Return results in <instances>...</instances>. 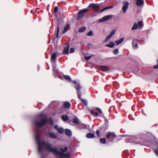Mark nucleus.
<instances>
[{
  "instance_id": "1",
  "label": "nucleus",
  "mask_w": 158,
  "mask_h": 158,
  "mask_svg": "<svg viewBox=\"0 0 158 158\" xmlns=\"http://www.w3.org/2000/svg\"><path fill=\"white\" fill-rule=\"evenodd\" d=\"M151 135L150 133H148V135L141 134L136 137L133 138L132 141H131V142L142 145H146L150 142Z\"/></svg>"
},
{
  "instance_id": "2",
  "label": "nucleus",
  "mask_w": 158,
  "mask_h": 158,
  "mask_svg": "<svg viewBox=\"0 0 158 158\" xmlns=\"http://www.w3.org/2000/svg\"><path fill=\"white\" fill-rule=\"evenodd\" d=\"M47 148V150L49 152H52L54 154L59 155L61 156L65 152L68 151V148L67 147H65L64 149L61 148L60 149V152H58V149L56 148H53L52 147V145H46Z\"/></svg>"
},
{
  "instance_id": "3",
  "label": "nucleus",
  "mask_w": 158,
  "mask_h": 158,
  "mask_svg": "<svg viewBox=\"0 0 158 158\" xmlns=\"http://www.w3.org/2000/svg\"><path fill=\"white\" fill-rule=\"evenodd\" d=\"M105 3H104L100 4L91 3L88 6V8L93 10H99L101 9V7H103L101 10H107V9L112 8L114 7V5H111L105 7Z\"/></svg>"
},
{
  "instance_id": "4",
  "label": "nucleus",
  "mask_w": 158,
  "mask_h": 158,
  "mask_svg": "<svg viewBox=\"0 0 158 158\" xmlns=\"http://www.w3.org/2000/svg\"><path fill=\"white\" fill-rule=\"evenodd\" d=\"M75 88L77 90V93L78 98L79 99L81 100L82 102L85 104V106H87V101L81 98V94L80 90V89H81V86L79 85H78L77 87L75 86Z\"/></svg>"
},
{
  "instance_id": "5",
  "label": "nucleus",
  "mask_w": 158,
  "mask_h": 158,
  "mask_svg": "<svg viewBox=\"0 0 158 158\" xmlns=\"http://www.w3.org/2000/svg\"><path fill=\"white\" fill-rule=\"evenodd\" d=\"M48 119L47 118H44L42 119L41 120L40 122L35 121L34 122V124L37 127H42L48 123Z\"/></svg>"
},
{
  "instance_id": "6",
  "label": "nucleus",
  "mask_w": 158,
  "mask_h": 158,
  "mask_svg": "<svg viewBox=\"0 0 158 158\" xmlns=\"http://www.w3.org/2000/svg\"><path fill=\"white\" fill-rule=\"evenodd\" d=\"M61 23L60 21H58L57 23L56 24V26L57 27L56 31L55 32L52 40H55L56 38H58L59 37V31Z\"/></svg>"
},
{
  "instance_id": "7",
  "label": "nucleus",
  "mask_w": 158,
  "mask_h": 158,
  "mask_svg": "<svg viewBox=\"0 0 158 158\" xmlns=\"http://www.w3.org/2000/svg\"><path fill=\"white\" fill-rule=\"evenodd\" d=\"M96 109L97 110H98L100 114V115L102 117L104 116V114L102 112L101 110L98 107H96L95 109L93 108L92 110H90L91 114H92L93 115H95L96 116H98V113L97 112H94V111H95V109Z\"/></svg>"
},
{
  "instance_id": "8",
  "label": "nucleus",
  "mask_w": 158,
  "mask_h": 158,
  "mask_svg": "<svg viewBox=\"0 0 158 158\" xmlns=\"http://www.w3.org/2000/svg\"><path fill=\"white\" fill-rule=\"evenodd\" d=\"M35 139L36 142V143L37 144H39L41 143L42 144H43L44 145V147L47 149V147L46 144L48 145H50L51 144L46 143L44 141L40 142V137L39 135H36L35 136Z\"/></svg>"
},
{
  "instance_id": "9",
  "label": "nucleus",
  "mask_w": 158,
  "mask_h": 158,
  "mask_svg": "<svg viewBox=\"0 0 158 158\" xmlns=\"http://www.w3.org/2000/svg\"><path fill=\"white\" fill-rule=\"evenodd\" d=\"M135 5L139 9H142L144 6V0H135Z\"/></svg>"
},
{
  "instance_id": "10",
  "label": "nucleus",
  "mask_w": 158,
  "mask_h": 158,
  "mask_svg": "<svg viewBox=\"0 0 158 158\" xmlns=\"http://www.w3.org/2000/svg\"><path fill=\"white\" fill-rule=\"evenodd\" d=\"M87 11L88 10H80L78 12V14L77 18V20H79L83 18Z\"/></svg>"
},
{
  "instance_id": "11",
  "label": "nucleus",
  "mask_w": 158,
  "mask_h": 158,
  "mask_svg": "<svg viewBox=\"0 0 158 158\" xmlns=\"http://www.w3.org/2000/svg\"><path fill=\"white\" fill-rule=\"evenodd\" d=\"M106 138L107 139H110V137L114 138L116 137V135L115 133L113 132H109L108 133L106 134Z\"/></svg>"
},
{
  "instance_id": "12",
  "label": "nucleus",
  "mask_w": 158,
  "mask_h": 158,
  "mask_svg": "<svg viewBox=\"0 0 158 158\" xmlns=\"http://www.w3.org/2000/svg\"><path fill=\"white\" fill-rule=\"evenodd\" d=\"M70 44L69 43L67 44L66 46L64 47L63 51V53L67 55L69 53V49Z\"/></svg>"
},
{
  "instance_id": "13",
  "label": "nucleus",
  "mask_w": 158,
  "mask_h": 158,
  "mask_svg": "<svg viewBox=\"0 0 158 158\" xmlns=\"http://www.w3.org/2000/svg\"><path fill=\"white\" fill-rule=\"evenodd\" d=\"M47 135L50 138L53 139H55L57 138V137L56 135L52 131L48 132Z\"/></svg>"
},
{
  "instance_id": "14",
  "label": "nucleus",
  "mask_w": 158,
  "mask_h": 158,
  "mask_svg": "<svg viewBox=\"0 0 158 158\" xmlns=\"http://www.w3.org/2000/svg\"><path fill=\"white\" fill-rule=\"evenodd\" d=\"M112 16L111 15H106L103 17L102 18L98 20V22L101 23L104 21H106L111 18Z\"/></svg>"
},
{
  "instance_id": "15",
  "label": "nucleus",
  "mask_w": 158,
  "mask_h": 158,
  "mask_svg": "<svg viewBox=\"0 0 158 158\" xmlns=\"http://www.w3.org/2000/svg\"><path fill=\"white\" fill-rule=\"evenodd\" d=\"M116 31L115 29H114L112 30L110 32V34L105 39V41H108L112 37V35L115 33Z\"/></svg>"
},
{
  "instance_id": "16",
  "label": "nucleus",
  "mask_w": 158,
  "mask_h": 158,
  "mask_svg": "<svg viewBox=\"0 0 158 158\" xmlns=\"http://www.w3.org/2000/svg\"><path fill=\"white\" fill-rule=\"evenodd\" d=\"M99 69L104 72L108 71L109 69V68L106 66H100L99 67Z\"/></svg>"
},
{
  "instance_id": "17",
  "label": "nucleus",
  "mask_w": 158,
  "mask_h": 158,
  "mask_svg": "<svg viewBox=\"0 0 158 158\" xmlns=\"http://www.w3.org/2000/svg\"><path fill=\"white\" fill-rule=\"evenodd\" d=\"M137 40L135 39H133L132 41V45L133 48L136 49L138 48V44L137 43Z\"/></svg>"
},
{
  "instance_id": "18",
  "label": "nucleus",
  "mask_w": 158,
  "mask_h": 158,
  "mask_svg": "<svg viewBox=\"0 0 158 158\" xmlns=\"http://www.w3.org/2000/svg\"><path fill=\"white\" fill-rule=\"evenodd\" d=\"M56 54L55 53H53L51 56V61L52 63H55L56 60Z\"/></svg>"
},
{
  "instance_id": "19",
  "label": "nucleus",
  "mask_w": 158,
  "mask_h": 158,
  "mask_svg": "<svg viewBox=\"0 0 158 158\" xmlns=\"http://www.w3.org/2000/svg\"><path fill=\"white\" fill-rule=\"evenodd\" d=\"M86 137L88 139H92L95 137V135L94 133H89L86 134Z\"/></svg>"
},
{
  "instance_id": "20",
  "label": "nucleus",
  "mask_w": 158,
  "mask_h": 158,
  "mask_svg": "<svg viewBox=\"0 0 158 158\" xmlns=\"http://www.w3.org/2000/svg\"><path fill=\"white\" fill-rule=\"evenodd\" d=\"M129 3L126 1L124 2V4L122 7V10H127L128 8Z\"/></svg>"
},
{
  "instance_id": "21",
  "label": "nucleus",
  "mask_w": 158,
  "mask_h": 158,
  "mask_svg": "<svg viewBox=\"0 0 158 158\" xmlns=\"http://www.w3.org/2000/svg\"><path fill=\"white\" fill-rule=\"evenodd\" d=\"M64 106L65 108H70L71 106V105L69 102H64Z\"/></svg>"
},
{
  "instance_id": "22",
  "label": "nucleus",
  "mask_w": 158,
  "mask_h": 158,
  "mask_svg": "<svg viewBox=\"0 0 158 158\" xmlns=\"http://www.w3.org/2000/svg\"><path fill=\"white\" fill-rule=\"evenodd\" d=\"M54 13L55 15V17L58 18L61 15L60 13V10H54Z\"/></svg>"
},
{
  "instance_id": "23",
  "label": "nucleus",
  "mask_w": 158,
  "mask_h": 158,
  "mask_svg": "<svg viewBox=\"0 0 158 158\" xmlns=\"http://www.w3.org/2000/svg\"><path fill=\"white\" fill-rule=\"evenodd\" d=\"M65 133L66 135L69 136H70L72 135V133L71 131L68 129H66L65 130Z\"/></svg>"
},
{
  "instance_id": "24",
  "label": "nucleus",
  "mask_w": 158,
  "mask_h": 158,
  "mask_svg": "<svg viewBox=\"0 0 158 158\" xmlns=\"http://www.w3.org/2000/svg\"><path fill=\"white\" fill-rule=\"evenodd\" d=\"M86 30V27L82 26L79 27L78 30V32H82L85 31Z\"/></svg>"
},
{
  "instance_id": "25",
  "label": "nucleus",
  "mask_w": 158,
  "mask_h": 158,
  "mask_svg": "<svg viewBox=\"0 0 158 158\" xmlns=\"http://www.w3.org/2000/svg\"><path fill=\"white\" fill-rule=\"evenodd\" d=\"M115 45L114 43L113 42H110L108 44L106 45V46L108 47L112 48Z\"/></svg>"
},
{
  "instance_id": "26",
  "label": "nucleus",
  "mask_w": 158,
  "mask_h": 158,
  "mask_svg": "<svg viewBox=\"0 0 158 158\" xmlns=\"http://www.w3.org/2000/svg\"><path fill=\"white\" fill-rule=\"evenodd\" d=\"M71 155L70 153L67 152L66 153H64V154L61 156L64 158H70Z\"/></svg>"
},
{
  "instance_id": "27",
  "label": "nucleus",
  "mask_w": 158,
  "mask_h": 158,
  "mask_svg": "<svg viewBox=\"0 0 158 158\" xmlns=\"http://www.w3.org/2000/svg\"><path fill=\"white\" fill-rule=\"evenodd\" d=\"M38 151L39 153H40L42 151V146H43V144H41V143L38 144Z\"/></svg>"
},
{
  "instance_id": "28",
  "label": "nucleus",
  "mask_w": 158,
  "mask_h": 158,
  "mask_svg": "<svg viewBox=\"0 0 158 158\" xmlns=\"http://www.w3.org/2000/svg\"><path fill=\"white\" fill-rule=\"evenodd\" d=\"M69 27V24H68L64 27V30L63 31V34H64L67 31Z\"/></svg>"
},
{
  "instance_id": "29",
  "label": "nucleus",
  "mask_w": 158,
  "mask_h": 158,
  "mask_svg": "<svg viewBox=\"0 0 158 158\" xmlns=\"http://www.w3.org/2000/svg\"><path fill=\"white\" fill-rule=\"evenodd\" d=\"M124 40V39L123 38H121L118 40L116 41H115V43L117 45H119L123 42Z\"/></svg>"
},
{
  "instance_id": "30",
  "label": "nucleus",
  "mask_w": 158,
  "mask_h": 158,
  "mask_svg": "<svg viewBox=\"0 0 158 158\" xmlns=\"http://www.w3.org/2000/svg\"><path fill=\"white\" fill-rule=\"evenodd\" d=\"M138 27V25L135 22L134 23L133 26L132 27V31L136 29Z\"/></svg>"
},
{
  "instance_id": "31",
  "label": "nucleus",
  "mask_w": 158,
  "mask_h": 158,
  "mask_svg": "<svg viewBox=\"0 0 158 158\" xmlns=\"http://www.w3.org/2000/svg\"><path fill=\"white\" fill-rule=\"evenodd\" d=\"M73 122L76 124H78L79 123V119L76 118H75L73 119Z\"/></svg>"
},
{
  "instance_id": "32",
  "label": "nucleus",
  "mask_w": 158,
  "mask_h": 158,
  "mask_svg": "<svg viewBox=\"0 0 158 158\" xmlns=\"http://www.w3.org/2000/svg\"><path fill=\"white\" fill-rule=\"evenodd\" d=\"M64 79L70 81H71V78L68 75H65L64 76Z\"/></svg>"
},
{
  "instance_id": "33",
  "label": "nucleus",
  "mask_w": 158,
  "mask_h": 158,
  "mask_svg": "<svg viewBox=\"0 0 158 158\" xmlns=\"http://www.w3.org/2000/svg\"><path fill=\"white\" fill-rule=\"evenodd\" d=\"M100 142L102 144H105L106 143V139L104 138H101L100 139Z\"/></svg>"
},
{
  "instance_id": "34",
  "label": "nucleus",
  "mask_w": 158,
  "mask_h": 158,
  "mask_svg": "<svg viewBox=\"0 0 158 158\" xmlns=\"http://www.w3.org/2000/svg\"><path fill=\"white\" fill-rule=\"evenodd\" d=\"M58 132L60 134H62L64 132V129L61 127L59 128L57 130Z\"/></svg>"
},
{
  "instance_id": "35",
  "label": "nucleus",
  "mask_w": 158,
  "mask_h": 158,
  "mask_svg": "<svg viewBox=\"0 0 158 158\" xmlns=\"http://www.w3.org/2000/svg\"><path fill=\"white\" fill-rule=\"evenodd\" d=\"M62 117L63 120L64 121H66L69 119L67 115H62Z\"/></svg>"
},
{
  "instance_id": "36",
  "label": "nucleus",
  "mask_w": 158,
  "mask_h": 158,
  "mask_svg": "<svg viewBox=\"0 0 158 158\" xmlns=\"http://www.w3.org/2000/svg\"><path fill=\"white\" fill-rule=\"evenodd\" d=\"M96 134L97 135V136L98 137H100V133L99 130H97L96 131Z\"/></svg>"
},
{
  "instance_id": "37",
  "label": "nucleus",
  "mask_w": 158,
  "mask_h": 158,
  "mask_svg": "<svg viewBox=\"0 0 158 158\" xmlns=\"http://www.w3.org/2000/svg\"><path fill=\"white\" fill-rule=\"evenodd\" d=\"M138 26H139V27H141L143 25V22L142 21H139L138 22Z\"/></svg>"
},
{
  "instance_id": "38",
  "label": "nucleus",
  "mask_w": 158,
  "mask_h": 158,
  "mask_svg": "<svg viewBox=\"0 0 158 158\" xmlns=\"http://www.w3.org/2000/svg\"><path fill=\"white\" fill-rule=\"evenodd\" d=\"M93 34V32L92 31H90L87 34V35L89 36H91Z\"/></svg>"
},
{
  "instance_id": "39",
  "label": "nucleus",
  "mask_w": 158,
  "mask_h": 158,
  "mask_svg": "<svg viewBox=\"0 0 158 158\" xmlns=\"http://www.w3.org/2000/svg\"><path fill=\"white\" fill-rule=\"evenodd\" d=\"M73 82L74 84L76 85L75 86H75L76 87H77L78 85H79L80 86V85L78 83H77V82L75 81H73Z\"/></svg>"
},
{
  "instance_id": "40",
  "label": "nucleus",
  "mask_w": 158,
  "mask_h": 158,
  "mask_svg": "<svg viewBox=\"0 0 158 158\" xmlns=\"http://www.w3.org/2000/svg\"><path fill=\"white\" fill-rule=\"evenodd\" d=\"M118 49H115V50H114V51L113 52V53L115 55L117 54H118Z\"/></svg>"
},
{
  "instance_id": "41",
  "label": "nucleus",
  "mask_w": 158,
  "mask_h": 158,
  "mask_svg": "<svg viewBox=\"0 0 158 158\" xmlns=\"http://www.w3.org/2000/svg\"><path fill=\"white\" fill-rule=\"evenodd\" d=\"M29 11V12L30 13L33 14H35V13L36 12V10H28V11Z\"/></svg>"
},
{
  "instance_id": "42",
  "label": "nucleus",
  "mask_w": 158,
  "mask_h": 158,
  "mask_svg": "<svg viewBox=\"0 0 158 158\" xmlns=\"http://www.w3.org/2000/svg\"><path fill=\"white\" fill-rule=\"evenodd\" d=\"M91 58V56H88L85 57V59L87 60H89Z\"/></svg>"
},
{
  "instance_id": "43",
  "label": "nucleus",
  "mask_w": 158,
  "mask_h": 158,
  "mask_svg": "<svg viewBox=\"0 0 158 158\" xmlns=\"http://www.w3.org/2000/svg\"><path fill=\"white\" fill-rule=\"evenodd\" d=\"M74 49L73 48H71L70 50V52L71 53H73L74 52Z\"/></svg>"
},
{
  "instance_id": "44",
  "label": "nucleus",
  "mask_w": 158,
  "mask_h": 158,
  "mask_svg": "<svg viewBox=\"0 0 158 158\" xmlns=\"http://www.w3.org/2000/svg\"><path fill=\"white\" fill-rule=\"evenodd\" d=\"M157 64L156 65H155L153 66V68L154 69H158V60H157Z\"/></svg>"
},
{
  "instance_id": "45",
  "label": "nucleus",
  "mask_w": 158,
  "mask_h": 158,
  "mask_svg": "<svg viewBox=\"0 0 158 158\" xmlns=\"http://www.w3.org/2000/svg\"><path fill=\"white\" fill-rule=\"evenodd\" d=\"M50 123L51 125H52L53 124V121L52 119H50L49 120Z\"/></svg>"
},
{
  "instance_id": "46",
  "label": "nucleus",
  "mask_w": 158,
  "mask_h": 158,
  "mask_svg": "<svg viewBox=\"0 0 158 158\" xmlns=\"http://www.w3.org/2000/svg\"><path fill=\"white\" fill-rule=\"evenodd\" d=\"M155 152L158 155V149H157L155 150Z\"/></svg>"
},
{
  "instance_id": "47",
  "label": "nucleus",
  "mask_w": 158,
  "mask_h": 158,
  "mask_svg": "<svg viewBox=\"0 0 158 158\" xmlns=\"http://www.w3.org/2000/svg\"><path fill=\"white\" fill-rule=\"evenodd\" d=\"M54 128L57 130H58V129H59L58 126L57 125L55 126L54 127Z\"/></svg>"
},
{
  "instance_id": "48",
  "label": "nucleus",
  "mask_w": 158,
  "mask_h": 158,
  "mask_svg": "<svg viewBox=\"0 0 158 158\" xmlns=\"http://www.w3.org/2000/svg\"><path fill=\"white\" fill-rule=\"evenodd\" d=\"M58 6H56L54 9V10H58Z\"/></svg>"
},
{
  "instance_id": "49",
  "label": "nucleus",
  "mask_w": 158,
  "mask_h": 158,
  "mask_svg": "<svg viewBox=\"0 0 158 158\" xmlns=\"http://www.w3.org/2000/svg\"><path fill=\"white\" fill-rule=\"evenodd\" d=\"M88 126L87 125H84V128H87Z\"/></svg>"
},
{
  "instance_id": "50",
  "label": "nucleus",
  "mask_w": 158,
  "mask_h": 158,
  "mask_svg": "<svg viewBox=\"0 0 158 158\" xmlns=\"http://www.w3.org/2000/svg\"><path fill=\"white\" fill-rule=\"evenodd\" d=\"M123 13L125 14V13H126V10H123Z\"/></svg>"
},
{
  "instance_id": "51",
  "label": "nucleus",
  "mask_w": 158,
  "mask_h": 158,
  "mask_svg": "<svg viewBox=\"0 0 158 158\" xmlns=\"http://www.w3.org/2000/svg\"><path fill=\"white\" fill-rule=\"evenodd\" d=\"M82 10H89V9H82Z\"/></svg>"
},
{
  "instance_id": "52",
  "label": "nucleus",
  "mask_w": 158,
  "mask_h": 158,
  "mask_svg": "<svg viewBox=\"0 0 158 158\" xmlns=\"http://www.w3.org/2000/svg\"><path fill=\"white\" fill-rule=\"evenodd\" d=\"M112 108H113V107H110V110H111Z\"/></svg>"
},
{
  "instance_id": "53",
  "label": "nucleus",
  "mask_w": 158,
  "mask_h": 158,
  "mask_svg": "<svg viewBox=\"0 0 158 158\" xmlns=\"http://www.w3.org/2000/svg\"><path fill=\"white\" fill-rule=\"evenodd\" d=\"M104 10H101V12H102V11H103Z\"/></svg>"
},
{
  "instance_id": "54",
  "label": "nucleus",
  "mask_w": 158,
  "mask_h": 158,
  "mask_svg": "<svg viewBox=\"0 0 158 158\" xmlns=\"http://www.w3.org/2000/svg\"><path fill=\"white\" fill-rule=\"evenodd\" d=\"M80 105H81L80 104L78 106L79 107V106H80Z\"/></svg>"
}]
</instances>
